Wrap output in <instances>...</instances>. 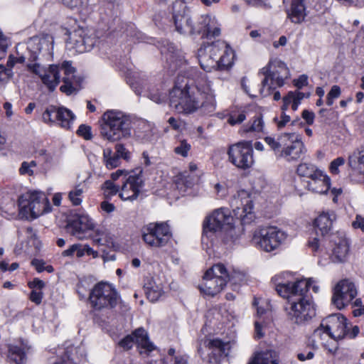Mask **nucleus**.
<instances>
[{
    "label": "nucleus",
    "instance_id": "obj_62",
    "mask_svg": "<svg viewBox=\"0 0 364 364\" xmlns=\"http://www.w3.org/2000/svg\"><path fill=\"white\" fill-rule=\"evenodd\" d=\"M12 70L6 69L3 65H0V80L8 79L12 76Z\"/></svg>",
    "mask_w": 364,
    "mask_h": 364
},
{
    "label": "nucleus",
    "instance_id": "obj_14",
    "mask_svg": "<svg viewBox=\"0 0 364 364\" xmlns=\"http://www.w3.org/2000/svg\"><path fill=\"white\" fill-rule=\"evenodd\" d=\"M230 203L235 216L242 223H250L253 220V203L247 191L244 190L238 191L232 196Z\"/></svg>",
    "mask_w": 364,
    "mask_h": 364
},
{
    "label": "nucleus",
    "instance_id": "obj_20",
    "mask_svg": "<svg viewBox=\"0 0 364 364\" xmlns=\"http://www.w3.org/2000/svg\"><path fill=\"white\" fill-rule=\"evenodd\" d=\"M97 40L95 37L88 36L82 29L74 31L67 41V48L73 53H82L90 51Z\"/></svg>",
    "mask_w": 364,
    "mask_h": 364
},
{
    "label": "nucleus",
    "instance_id": "obj_12",
    "mask_svg": "<svg viewBox=\"0 0 364 364\" xmlns=\"http://www.w3.org/2000/svg\"><path fill=\"white\" fill-rule=\"evenodd\" d=\"M229 161L241 169L250 168L254 164L253 149L250 141L231 145L228 151Z\"/></svg>",
    "mask_w": 364,
    "mask_h": 364
},
{
    "label": "nucleus",
    "instance_id": "obj_52",
    "mask_svg": "<svg viewBox=\"0 0 364 364\" xmlns=\"http://www.w3.org/2000/svg\"><path fill=\"white\" fill-rule=\"evenodd\" d=\"M190 149L191 145L188 144L186 140H182L179 142V144L175 147L174 151L176 154L186 157Z\"/></svg>",
    "mask_w": 364,
    "mask_h": 364
},
{
    "label": "nucleus",
    "instance_id": "obj_28",
    "mask_svg": "<svg viewBox=\"0 0 364 364\" xmlns=\"http://www.w3.org/2000/svg\"><path fill=\"white\" fill-rule=\"evenodd\" d=\"M307 188L309 190L320 193H326L330 188V178L323 174L321 171L317 178H314L307 181Z\"/></svg>",
    "mask_w": 364,
    "mask_h": 364
},
{
    "label": "nucleus",
    "instance_id": "obj_22",
    "mask_svg": "<svg viewBox=\"0 0 364 364\" xmlns=\"http://www.w3.org/2000/svg\"><path fill=\"white\" fill-rule=\"evenodd\" d=\"M328 333L334 339H342L347 335L348 323L346 318L340 314H333L322 321Z\"/></svg>",
    "mask_w": 364,
    "mask_h": 364
},
{
    "label": "nucleus",
    "instance_id": "obj_29",
    "mask_svg": "<svg viewBox=\"0 0 364 364\" xmlns=\"http://www.w3.org/2000/svg\"><path fill=\"white\" fill-rule=\"evenodd\" d=\"M30 348L31 347L24 342L21 343V346L10 345L8 357L16 364H24L26 359V355Z\"/></svg>",
    "mask_w": 364,
    "mask_h": 364
},
{
    "label": "nucleus",
    "instance_id": "obj_32",
    "mask_svg": "<svg viewBox=\"0 0 364 364\" xmlns=\"http://www.w3.org/2000/svg\"><path fill=\"white\" fill-rule=\"evenodd\" d=\"M330 338H333L326 328L322 326V323L320 326L314 330L311 336V345L314 348H318V346L321 345L323 347H328V341Z\"/></svg>",
    "mask_w": 364,
    "mask_h": 364
},
{
    "label": "nucleus",
    "instance_id": "obj_51",
    "mask_svg": "<svg viewBox=\"0 0 364 364\" xmlns=\"http://www.w3.org/2000/svg\"><path fill=\"white\" fill-rule=\"evenodd\" d=\"M127 82L130 85L132 88L134 90L135 93L137 95H141L143 90L146 86V84L144 82H139L136 80V77H129L127 80Z\"/></svg>",
    "mask_w": 364,
    "mask_h": 364
},
{
    "label": "nucleus",
    "instance_id": "obj_50",
    "mask_svg": "<svg viewBox=\"0 0 364 364\" xmlns=\"http://www.w3.org/2000/svg\"><path fill=\"white\" fill-rule=\"evenodd\" d=\"M115 154L119 159H123L127 161H129L131 158L130 151H128L122 144H117L115 145Z\"/></svg>",
    "mask_w": 364,
    "mask_h": 364
},
{
    "label": "nucleus",
    "instance_id": "obj_47",
    "mask_svg": "<svg viewBox=\"0 0 364 364\" xmlns=\"http://www.w3.org/2000/svg\"><path fill=\"white\" fill-rule=\"evenodd\" d=\"M37 166V163L36 161H23L21 164V166L18 169V173L21 176H32L34 174L33 168Z\"/></svg>",
    "mask_w": 364,
    "mask_h": 364
},
{
    "label": "nucleus",
    "instance_id": "obj_27",
    "mask_svg": "<svg viewBox=\"0 0 364 364\" xmlns=\"http://www.w3.org/2000/svg\"><path fill=\"white\" fill-rule=\"evenodd\" d=\"M349 253V243L346 239H341L335 244L330 259L333 263L346 262Z\"/></svg>",
    "mask_w": 364,
    "mask_h": 364
},
{
    "label": "nucleus",
    "instance_id": "obj_6",
    "mask_svg": "<svg viewBox=\"0 0 364 364\" xmlns=\"http://www.w3.org/2000/svg\"><path fill=\"white\" fill-rule=\"evenodd\" d=\"M272 282L274 284L278 294L287 299V304H289L306 295L311 284V279H301L284 282L282 276L276 275L272 278Z\"/></svg>",
    "mask_w": 364,
    "mask_h": 364
},
{
    "label": "nucleus",
    "instance_id": "obj_33",
    "mask_svg": "<svg viewBox=\"0 0 364 364\" xmlns=\"http://www.w3.org/2000/svg\"><path fill=\"white\" fill-rule=\"evenodd\" d=\"M248 364H279V357L276 351L267 350L257 353Z\"/></svg>",
    "mask_w": 364,
    "mask_h": 364
},
{
    "label": "nucleus",
    "instance_id": "obj_13",
    "mask_svg": "<svg viewBox=\"0 0 364 364\" xmlns=\"http://www.w3.org/2000/svg\"><path fill=\"white\" fill-rule=\"evenodd\" d=\"M144 186L143 172L141 169L130 171L123 181L120 187L119 196L122 200H136Z\"/></svg>",
    "mask_w": 364,
    "mask_h": 364
},
{
    "label": "nucleus",
    "instance_id": "obj_1",
    "mask_svg": "<svg viewBox=\"0 0 364 364\" xmlns=\"http://www.w3.org/2000/svg\"><path fill=\"white\" fill-rule=\"evenodd\" d=\"M169 94L170 106L178 112L191 113L200 107L212 112L215 109L214 91L205 75L200 76L195 85L186 83L183 88L176 85Z\"/></svg>",
    "mask_w": 364,
    "mask_h": 364
},
{
    "label": "nucleus",
    "instance_id": "obj_40",
    "mask_svg": "<svg viewBox=\"0 0 364 364\" xmlns=\"http://www.w3.org/2000/svg\"><path fill=\"white\" fill-rule=\"evenodd\" d=\"M287 135L288 133L282 134L279 136L277 139L271 136H267L264 138V141L270 148L279 155L283 146L287 145V140H288V138H287Z\"/></svg>",
    "mask_w": 364,
    "mask_h": 364
},
{
    "label": "nucleus",
    "instance_id": "obj_43",
    "mask_svg": "<svg viewBox=\"0 0 364 364\" xmlns=\"http://www.w3.org/2000/svg\"><path fill=\"white\" fill-rule=\"evenodd\" d=\"M147 299L151 302L156 301L163 294V288L161 284L149 283L145 287Z\"/></svg>",
    "mask_w": 364,
    "mask_h": 364
},
{
    "label": "nucleus",
    "instance_id": "obj_61",
    "mask_svg": "<svg viewBox=\"0 0 364 364\" xmlns=\"http://www.w3.org/2000/svg\"><path fill=\"white\" fill-rule=\"evenodd\" d=\"M308 84V78L305 75H301L298 79L294 80V85L298 89H301Z\"/></svg>",
    "mask_w": 364,
    "mask_h": 364
},
{
    "label": "nucleus",
    "instance_id": "obj_46",
    "mask_svg": "<svg viewBox=\"0 0 364 364\" xmlns=\"http://www.w3.org/2000/svg\"><path fill=\"white\" fill-rule=\"evenodd\" d=\"M100 9L101 14L109 18L114 17L117 13L116 6L112 1H103Z\"/></svg>",
    "mask_w": 364,
    "mask_h": 364
},
{
    "label": "nucleus",
    "instance_id": "obj_7",
    "mask_svg": "<svg viewBox=\"0 0 364 364\" xmlns=\"http://www.w3.org/2000/svg\"><path fill=\"white\" fill-rule=\"evenodd\" d=\"M229 279L230 274L226 267L218 263L206 271L199 289L204 294L213 296L222 291Z\"/></svg>",
    "mask_w": 364,
    "mask_h": 364
},
{
    "label": "nucleus",
    "instance_id": "obj_3",
    "mask_svg": "<svg viewBox=\"0 0 364 364\" xmlns=\"http://www.w3.org/2000/svg\"><path fill=\"white\" fill-rule=\"evenodd\" d=\"M102 119L100 135L104 139L115 142L132 136L133 127L129 116L119 111L109 110L103 114Z\"/></svg>",
    "mask_w": 364,
    "mask_h": 364
},
{
    "label": "nucleus",
    "instance_id": "obj_63",
    "mask_svg": "<svg viewBox=\"0 0 364 364\" xmlns=\"http://www.w3.org/2000/svg\"><path fill=\"white\" fill-rule=\"evenodd\" d=\"M100 207L101 209L107 213H111L115 210L114 205L107 200L102 201L100 204Z\"/></svg>",
    "mask_w": 364,
    "mask_h": 364
},
{
    "label": "nucleus",
    "instance_id": "obj_31",
    "mask_svg": "<svg viewBox=\"0 0 364 364\" xmlns=\"http://www.w3.org/2000/svg\"><path fill=\"white\" fill-rule=\"evenodd\" d=\"M287 18L294 24L303 23L309 14L308 9L301 5L290 4L289 9L287 11Z\"/></svg>",
    "mask_w": 364,
    "mask_h": 364
},
{
    "label": "nucleus",
    "instance_id": "obj_36",
    "mask_svg": "<svg viewBox=\"0 0 364 364\" xmlns=\"http://www.w3.org/2000/svg\"><path fill=\"white\" fill-rule=\"evenodd\" d=\"M222 55L217 60V70H225L229 69L233 64L234 51L226 43L225 48H220Z\"/></svg>",
    "mask_w": 364,
    "mask_h": 364
},
{
    "label": "nucleus",
    "instance_id": "obj_30",
    "mask_svg": "<svg viewBox=\"0 0 364 364\" xmlns=\"http://www.w3.org/2000/svg\"><path fill=\"white\" fill-rule=\"evenodd\" d=\"M336 215L333 212L323 213L316 218L314 225L322 235H326L331 230Z\"/></svg>",
    "mask_w": 364,
    "mask_h": 364
},
{
    "label": "nucleus",
    "instance_id": "obj_64",
    "mask_svg": "<svg viewBox=\"0 0 364 364\" xmlns=\"http://www.w3.org/2000/svg\"><path fill=\"white\" fill-rule=\"evenodd\" d=\"M352 225L354 228H360L364 232V217L357 215L355 220L352 223Z\"/></svg>",
    "mask_w": 364,
    "mask_h": 364
},
{
    "label": "nucleus",
    "instance_id": "obj_19",
    "mask_svg": "<svg viewBox=\"0 0 364 364\" xmlns=\"http://www.w3.org/2000/svg\"><path fill=\"white\" fill-rule=\"evenodd\" d=\"M287 138V145L283 146L278 156L289 162L296 161L306 153L305 145L297 133H288Z\"/></svg>",
    "mask_w": 364,
    "mask_h": 364
},
{
    "label": "nucleus",
    "instance_id": "obj_49",
    "mask_svg": "<svg viewBox=\"0 0 364 364\" xmlns=\"http://www.w3.org/2000/svg\"><path fill=\"white\" fill-rule=\"evenodd\" d=\"M341 88L338 85L332 86L330 92L327 94L326 105L331 106L333 104L334 99L339 97L341 95Z\"/></svg>",
    "mask_w": 364,
    "mask_h": 364
},
{
    "label": "nucleus",
    "instance_id": "obj_38",
    "mask_svg": "<svg viewBox=\"0 0 364 364\" xmlns=\"http://www.w3.org/2000/svg\"><path fill=\"white\" fill-rule=\"evenodd\" d=\"M296 171L299 176L307 178L309 181L314 177L317 178V176H319L321 172V171L318 169L316 166L308 163L300 164L297 167Z\"/></svg>",
    "mask_w": 364,
    "mask_h": 364
},
{
    "label": "nucleus",
    "instance_id": "obj_25",
    "mask_svg": "<svg viewBox=\"0 0 364 364\" xmlns=\"http://www.w3.org/2000/svg\"><path fill=\"white\" fill-rule=\"evenodd\" d=\"M161 53L164 55L171 73L182 68L186 63L183 53L176 49L172 43H167V46H164Z\"/></svg>",
    "mask_w": 364,
    "mask_h": 364
},
{
    "label": "nucleus",
    "instance_id": "obj_24",
    "mask_svg": "<svg viewBox=\"0 0 364 364\" xmlns=\"http://www.w3.org/2000/svg\"><path fill=\"white\" fill-rule=\"evenodd\" d=\"M134 343L148 352L154 349V345L149 340L147 333L142 328H139L132 334L125 336L119 341V345L124 350H129Z\"/></svg>",
    "mask_w": 364,
    "mask_h": 364
},
{
    "label": "nucleus",
    "instance_id": "obj_21",
    "mask_svg": "<svg viewBox=\"0 0 364 364\" xmlns=\"http://www.w3.org/2000/svg\"><path fill=\"white\" fill-rule=\"evenodd\" d=\"M225 47V43L224 41H216L204 48H200L198 58L201 68L208 72L213 69L217 70V60L220 48Z\"/></svg>",
    "mask_w": 364,
    "mask_h": 364
},
{
    "label": "nucleus",
    "instance_id": "obj_37",
    "mask_svg": "<svg viewBox=\"0 0 364 364\" xmlns=\"http://www.w3.org/2000/svg\"><path fill=\"white\" fill-rule=\"evenodd\" d=\"M247 110L245 107H233L228 116V122L231 126L240 124L247 117Z\"/></svg>",
    "mask_w": 364,
    "mask_h": 364
},
{
    "label": "nucleus",
    "instance_id": "obj_5",
    "mask_svg": "<svg viewBox=\"0 0 364 364\" xmlns=\"http://www.w3.org/2000/svg\"><path fill=\"white\" fill-rule=\"evenodd\" d=\"M259 75H264L261 82L260 94L263 97H267L274 89V85L282 87L284 85V81L289 78L290 73L284 63L279 60H273L260 70Z\"/></svg>",
    "mask_w": 364,
    "mask_h": 364
},
{
    "label": "nucleus",
    "instance_id": "obj_44",
    "mask_svg": "<svg viewBox=\"0 0 364 364\" xmlns=\"http://www.w3.org/2000/svg\"><path fill=\"white\" fill-rule=\"evenodd\" d=\"M357 163L360 171L364 172V148L358 149L349 156L348 164L351 167H355Z\"/></svg>",
    "mask_w": 364,
    "mask_h": 364
},
{
    "label": "nucleus",
    "instance_id": "obj_39",
    "mask_svg": "<svg viewBox=\"0 0 364 364\" xmlns=\"http://www.w3.org/2000/svg\"><path fill=\"white\" fill-rule=\"evenodd\" d=\"M264 123L262 116L258 114L254 117L252 122L244 125L240 130L241 133L262 132L264 130Z\"/></svg>",
    "mask_w": 364,
    "mask_h": 364
},
{
    "label": "nucleus",
    "instance_id": "obj_55",
    "mask_svg": "<svg viewBox=\"0 0 364 364\" xmlns=\"http://www.w3.org/2000/svg\"><path fill=\"white\" fill-rule=\"evenodd\" d=\"M283 100V105L282 106V110L284 112H286L289 106L294 104V95L293 91H289L286 96H284L282 99Z\"/></svg>",
    "mask_w": 364,
    "mask_h": 364
},
{
    "label": "nucleus",
    "instance_id": "obj_10",
    "mask_svg": "<svg viewBox=\"0 0 364 364\" xmlns=\"http://www.w3.org/2000/svg\"><path fill=\"white\" fill-rule=\"evenodd\" d=\"M300 299L285 307L288 318L297 324L305 323L316 316V309L311 299L307 295Z\"/></svg>",
    "mask_w": 364,
    "mask_h": 364
},
{
    "label": "nucleus",
    "instance_id": "obj_35",
    "mask_svg": "<svg viewBox=\"0 0 364 364\" xmlns=\"http://www.w3.org/2000/svg\"><path fill=\"white\" fill-rule=\"evenodd\" d=\"M74 114L65 107H56L55 119L56 122L63 128L70 129L75 119Z\"/></svg>",
    "mask_w": 364,
    "mask_h": 364
},
{
    "label": "nucleus",
    "instance_id": "obj_45",
    "mask_svg": "<svg viewBox=\"0 0 364 364\" xmlns=\"http://www.w3.org/2000/svg\"><path fill=\"white\" fill-rule=\"evenodd\" d=\"M102 190L103 191L105 198H110L117 193L119 194L120 187L114 184L112 181L107 180L102 185Z\"/></svg>",
    "mask_w": 364,
    "mask_h": 364
},
{
    "label": "nucleus",
    "instance_id": "obj_57",
    "mask_svg": "<svg viewBox=\"0 0 364 364\" xmlns=\"http://www.w3.org/2000/svg\"><path fill=\"white\" fill-rule=\"evenodd\" d=\"M294 102L292 105L293 111H296L298 109L299 105L301 103V101L304 98V93L299 91H293Z\"/></svg>",
    "mask_w": 364,
    "mask_h": 364
},
{
    "label": "nucleus",
    "instance_id": "obj_42",
    "mask_svg": "<svg viewBox=\"0 0 364 364\" xmlns=\"http://www.w3.org/2000/svg\"><path fill=\"white\" fill-rule=\"evenodd\" d=\"M147 97L156 103H162L166 101L167 97V90L162 88L160 85V88L156 86L147 88Z\"/></svg>",
    "mask_w": 364,
    "mask_h": 364
},
{
    "label": "nucleus",
    "instance_id": "obj_34",
    "mask_svg": "<svg viewBox=\"0 0 364 364\" xmlns=\"http://www.w3.org/2000/svg\"><path fill=\"white\" fill-rule=\"evenodd\" d=\"M204 345L208 350H211L215 356H227L230 349L229 343L223 342L220 339H206Z\"/></svg>",
    "mask_w": 364,
    "mask_h": 364
},
{
    "label": "nucleus",
    "instance_id": "obj_41",
    "mask_svg": "<svg viewBox=\"0 0 364 364\" xmlns=\"http://www.w3.org/2000/svg\"><path fill=\"white\" fill-rule=\"evenodd\" d=\"M85 185L81 183L76 184L68 193V198L73 205H80L82 202Z\"/></svg>",
    "mask_w": 364,
    "mask_h": 364
},
{
    "label": "nucleus",
    "instance_id": "obj_15",
    "mask_svg": "<svg viewBox=\"0 0 364 364\" xmlns=\"http://www.w3.org/2000/svg\"><path fill=\"white\" fill-rule=\"evenodd\" d=\"M358 294L357 287L349 279L341 280L334 288L333 304L339 309L348 305Z\"/></svg>",
    "mask_w": 364,
    "mask_h": 364
},
{
    "label": "nucleus",
    "instance_id": "obj_53",
    "mask_svg": "<svg viewBox=\"0 0 364 364\" xmlns=\"http://www.w3.org/2000/svg\"><path fill=\"white\" fill-rule=\"evenodd\" d=\"M77 134L85 139L90 140L92 138L91 127L85 124H81L78 127Z\"/></svg>",
    "mask_w": 364,
    "mask_h": 364
},
{
    "label": "nucleus",
    "instance_id": "obj_4",
    "mask_svg": "<svg viewBox=\"0 0 364 364\" xmlns=\"http://www.w3.org/2000/svg\"><path fill=\"white\" fill-rule=\"evenodd\" d=\"M18 204L20 218L26 220L37 218L50 210L49 200L41 191H28L21 195Z\"/></svg>",
    "mask_w": 364,
    "mask_h": 364
},
{
    "label": "nucleus",
    "instance_id": "obj_54",
    "mask_svg": "<svg viewBox=\"0 0 364 364\" xmlns=\"http://www.w3.org/2000/svg\"><path fill=\"white\" fill-rule=\"evenodd\" d=\"M119 164L120 159L115 153L112 157L108 158V159L105 162V165L108 169L117 168Z\"/></svg>",
    "mask_w": 364,
    "mask_h": 364
},
{
    "label": "nucleus",
    "instance_id": "obj_48",
    "mask_svg": "<svg viewBox=\"0 0 364 364\" xmlns=\"http://www.w3.org/2000/svg\"><path fill=\"white\" fill-rule=\"evenodd\" d=\"M228 271L230 274V279L228 281H232L234 284H240L245 281L246 275L244 272L235 269H232V271L228 269Z\"/></svg>",
    "mask_w": 364,
    "mask_h": 364
},
{
    "label": "nucleus",
    "instance_id": "obj_23",
    "mask_svg": "<svg viewBox=\"0 0 364 364\" xmlns=\"http://www.w3.org/2000/svg\"><path fill=\"white\" fill-rule=\"evenodd\" d=\"M95 224L88 215H77L70 220L66 226L67 230L79 240L85 239L87 231L93 230Z\"/></svg>",
    "mask_w": 364,
    "mask_h": 364
},
{
    "label": "nucleus",
    "instance_id": "obj_26",
    "mask_svg": "<svg viewBox=\"0 0 364 364\" xmlns=\"http://www.w3.org/2000/svg\"><path fill=\"white\" fill-rule=\"evenodd\" d=\"M61 69H63L65 77L63 78V85L60 86L61 92L70 95L77 91L74 87V82L76 81V77L74 75L75 69L71 65L65 61L61 64Z\"/></svg>",
    "mask_w": 364,
    "mask_h": 364
},
{
    "label": "nucleus",
    "instance_id": "obj_9",
    "mask_svg": "<svg viewBox=\"0 0 364 364\" xmlns=\"http://www.w3.org/2000/svg\"><path fill=\"white\" fill-rule=\"evenodd\" d=\"M288 237L287 233L274 226L267 227L254 232L252 242L267 252L277 250Z\"/></svg>",
    "mask_w": 364,
    "mask_h": 364
},
{
    "label": "nucleus",
    "instance_id": "obj_11",
    "mask_svg": "<svg viewBox=\"0 0 364 364\" xmlns=\"http://www.w3.org/2000/svg\"><path fill=\"white\" fill-rule=\"evenodd\" d=\"M141 232L144 242L154 248L165 246L171 237L170 228L166 223H149L143 227Z\"/></svg>",
    "mask_w": 364,
    "mask_h": 364
},
{
    "label": "nucleus",
    "instance_id": "obj_17",
    "mask_svg": "<svg viewBox=\"0 0 364 364\" xmlns=\"http://www.w3.org/2000/svg\"><path fill=\"white\" fill-rule=\"evenodd\" d=\"M232 221V218L228 210L217 209L205 218L203 225V235L209 237V235L221 230L225 226L230 225Z\"/></svg>",
    "mask_w": 364,
    "mask_h": 364
},
{
    "label": "nucleus",
    "instance_id": "obj_58",
    "mask_svg": "<svg viewBox=\"0 0 364 364\" xmlns=\"http://www.w3.org/2000/svg\"><path fill=\"white\" fill-rule=\"evenodd\" d=\"M290 117L286 114L285 112L282 111L281 115V119L277 120V118H274V120L277 122V125L279 129L283 128L288 122H290Z\"/></svg>",
    "mask_w": 364,
    "mask_h": 364
},
{
    "label": "nucleus",
    "instance_id": "obj_59",
    "mask_svg": "<svg viewBox=\"0 0 364 364\" xmlns=\"http://www.w3.org/2000/svg\"><path fill=\"white\" fill-rule=\"evenodd\" d=\"M316 1V0H291V3L309 9L313 7Z\"/></svg>",
    "mask_w": 364,
    "mask_h": 364
},
{
    "label": "nucleus",
    "instance_id": "obj_2",
    "mask_svg": "<svg viewBox=\"0 0 364 364\" xmlns=\"http://www.w3.org/2000/svg\"><path fill=\"white\" fill-rule=\"evenodd\" d=\"M173 22L176 31L182 34L202 33L208 38L220 34V28L215 18L202 15L197 23L193 24L191 16L186 13V6L181 2H176L173 6Z\"/></svg>",
    "mask_w": 364,
    "mask_h": 364
},
{
    "label": "nucleus",
    "instance_id": "obj_16",
    "mask_svg": "<svg viewBox=\"0 0 364 364\" xmlns=\"http://www.w3.org/2000/svg\"><path fill=\"white\" fill-rule=\"evenodd\" d=\"M28 70L33 73L39 76L42 82L47 86V87L53 91L60 82V72L63 71L61 69V65H52L48 68L41 66L39 63H28Z\"/></svg>",
    "mask_w": 364,
    "mask_h": 364
},
{
    "label": "nucleus",
    "instance_id": "obj_56",
    "mask_svg": "<svg viewBox=\"0 0 364 364\" xmlns=\"http://www.w3.org/2000/svg\"><path fill=\"white\" fill-rule=\"evenodd\" d=\"M345 159L343 157H338L331 161L330 165L331 172L333 174H338L339 172L338 167L343 165Z\"/></svg>",
    "mask_w": 364,
    "mask_h": 364
},
{
    "label": "nucleus",
    "instance_id": "obj_60",
    "mask_svg": "<svg viewBox=\"0 0 364 364\" xmlns=\"http://www.w3.org/2000/svg\"><path fill=\"white\" fill-rule=\"evenodd\" d=\"M129 173L130 172H128L124 169H118L117 171L111 174V181L114 182L117 181L120 176H123V178L124 180L126 177L129 174Z\"/></svg>",
    "mask_w": 364,
    "mask_h": 364
},
{
    "label": "nucleus",
    "instance_id": "obj_18",
    "mask_svg": "<svg viewBox=\"0 0 364 364\" xmlns=\"http://www.w3.org/2000/svg\"><path fill=\"white\" fill-rule=\"evenodd\" d=\"M29 58L37 60L39 55L43 57L51 56L53 49V38L48 34L33 36L27 42Z\"/></svg>",
    "mask_w": 364,
    "mask_h": 364
},
{
    "label": "nucleus",
    "instance_id": "obj_8",
    "mask_svg": "<svg viewBox=\"0 0 364 364\" xmlns=\"http://www.w3.org/2000/svg\"><path fill=\"white\" fill-rule=\"evenodd\" d=\"M91 306L96 310L112 309L119 301V295L114 287L107 282H99L94 286L89 296Z\"/></svg>",
    "mask_w": 364,
    "mask_h": 364
}]
</instances>
